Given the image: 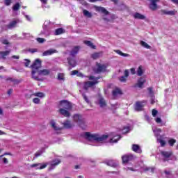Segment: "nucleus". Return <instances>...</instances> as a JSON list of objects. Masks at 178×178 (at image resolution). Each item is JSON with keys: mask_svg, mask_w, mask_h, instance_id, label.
Here are the masks:
<instances>
[{"mask_svg": "<svg viewBox=\"0 0 178 178\" xmlns=\"http://www.w3.org/2000/svg\"><path fill=\"white\" fill-rule=\"evenodd\" d=\"M58 53V51L55 49H50L42 53V56H49V55H54V54Z\"/></svg>", "mask_w": 178, "mask_h": 178, "instance_id": "obj_12", "label": "nucleus"}, {"mask_svg": "<svg viewBox=\"0 0 178 178\" xmlns=\"http://www.w3.org/2000/svg\"><path fill=\"white\" fill-rule=\"evenodd\" d=\"M79 51H80V47L79 46L74 47L70 52V56H72V58H67L68 63L70 65L72 66V67H74L76 65H77V63L74 59V56H76V55L79 54Z\"/></svg>", "mask_w": 178, "mask_h": 178, "instance_id": "obj_4", "label": "nucleus"}, {"mask_svg": "<svg viewBox=\"0 0 178 178\" xmlns=\"http://www.w3.org/2000/svg\"><path fill=\"white\" fill-rule=\"evenodd\" d=\"M125 170H131V172H135L136 170H134V168H131V167H126L124 168Z\"/></svg>", "mask_w": 178, "mask_h": 178, "instance_id": "obj_57", "label": "nucleus"}, {"mask_svg": "<svg viewBox=\"0 0 178 178\" xmlns=\"http://www.w3.org/2000/svg\"><path fill=\"white\" fill-rule=\"evenodd\" d=\"M83 43L86 44V45H87L88 47H90V48H92V49H95V45H94L92 42H91V41L85 40L83 41Z\"/></svg>", "mask_w": 178, "mask_h": 178, "instance_id": "obj_30", "label": "nucleus"}, {"mask_svg": "<svg viewBox=\"0 0 178 178\" xmlns=\"http://www.w3.org/2000/svg\"><path fill=\"white\" fill-rule=\"evenodd\" d=\"M130 71L131 74H136V68H131Z\"/></svg>", "mask_w": 178, "mask_h": 178, "instance_id": "obj_64", "label": "nucleus"}, {"mask_svg": "<svg viewBox=\"0 0 178 178\" xmlns=\"http://www.w3.org/2000/svg\"><path fill=\"white\" fill-rule=\"evenodd\" d=\"M134 19H139L140 20H144L145 19V15L136 13L134 14Z\"/></svg>", "mask_w": 178, "mask_h": 178, "instance_id": "obj_27", "label": "nucleus"}, {"mask_svg": "<svg viewBox=\"0 0 178 178\" xmlns=\"http://www.w3.org/2000/svg\"><path fill=\"white\" fill-rule=\"evenodd\" d=\"M156 123H162V119L161 118H157L155 119Z\"/></svg>", "mask_w": 178, "mask_h": 178, "instance_id": "obj_60", "label": "nucleus"}, {"mask_svg": "<svg viewBox=\"0 0 178 178\" xmlns=\"http://www.w3.org/2000/svg\"><path fill=\"white\" fill-rule=\"evenodd\" d=\"M136 73L138 76H143V74L144 73V71L143 70V66L140 65L138 67Z\"/></svg>", "mask_w": 178, "mask_h": 178, "instance_id": "obj_38", "label": "nucleus"}, {"mask_svg": "<svg viewBox=\"0 0 178 178\" xmlns=\"http://www.w3.org/2000/svg\"><path fill=\"white\" fill-rule=\"evenodd\" d=\"M19 9H20V4L19 3H15L13 6V10L14 12H16L17 10H19Z\"/></svg>", "mask_w": 178, "mask_h": 178, "instance_id": "obj_39", "label": "nucleus"}, {"mask_svg": "<svg viewBox=\"0 0 178 178\" xmlns=\"http://www.w3.org/2000/svg\"><path fill=\"white\" fill-rule=\"evenodd\" d=\"M4 3L6 6H9L12 3V0H4Z\"/></svg>", "mask_w": 178, "mask_h": 178, "instance_id": "obj_48", "label": "nucleus"}, {"mask_svg": "<svg viewBox=\"0 0 178 178\" xmlns=\"http://www.w3.org/2000/svg\"><path fill=\"white\" fill-rule=\"evenodd\" d=\"M63 127H65V129H72V127H73V125L69 120L64 122L63 123Z\"/></svg>", "mask_w": 178, "mask_h": 178, "instance_id": "obj_28", "label": "nucleus"}, {"mask_svg": "<svg viewBox=\"0 0 178 178\" xmlns=\"http://www.w3.org/2000/svg\"><path fill=\"white\" fill-rule=\"evenodd\" d=\"M98 104L100 108H105V106H106V102L105 101V99L101 96L99 97Z\"/></svg>", "mask_w": 178, "mask_h": 178, "instance_id": "obj_18", "label": "nucleus"}, {"mask_svg": "<svg viewBox=\"0 0 178 178\" xmlns=\"http://www.w3.org/2000/svg\"><path fill=\"white\" fill-rule=\"evenodd\" d=\"M147 104V102L146 101H142V102H137L136 103L135 105V111H136L137 112H140L141 111H143V108H144V106Z\"/></svg>", "mask_w": 178, "mask_h": 178, "instance_id": "obj_8", "label": "nucleus"}, {"mask_svg": "<svg viewBox=\"0 0 178 178\" xmlns=\"http://www.w3.org/2000/svg\"><path fill=\"white\" fill-rule=\"evenodd\" d=\"M83 15L86 16V17H88V18L92 17V14L87 10H83Z\"/></svg>", "mask_w": 178, "mask_h": 178, "instance_id": "obj_34", "label": "nucleus"}, {"mask_svg": "<svg viewBox=\"0 0 178 178\" xmlns=\"http://www.w3.org/2000/svg\"><path fill=\"white\" fill-rule=\"evenodd\" d=\"M150 4H149V9L152 10H156L158 9V6L156 5V2H158V0H149Z\"/></svg>", "mask_w": 178, "mask_h": 178, "instance_id": "obj_15", "label": "nucleus"}, {"mask_svg": "<svg viewBox=\"0 0 178 178\" xmlns=\"http://www.w3.org/2000/svg\"><path fill=\"white\" fill-rule=\"evenodd\" d=\"M50 123L51 124V127L56 131H60V130H62V128L56 127V122H55V121L51 120Z\"/></svg>", "mask_w": 178, "mask_h": 178, "instance_id": "obj_26", "label": "nucleus"}, {"mask_svg": "<svg viewBox=\"0 0 178 178\" xmlns=\"http://www.w3.org/2000/svg\"><path fill=\"white\" fill-rule=\"evenodd\" d=\"M124 74L125 77L128 78L129 77V70H126L124 72Z\"/></svg>", "mask_w": 178, "mask_h": 178, "instance_id": "obj_61", "label": "nucleus"}, {"mask_svg": "<svg viewBox=\"0 0 178 178\" xmlns=\"http://www.w3.org/2000/svg\"><path fill=\"white\" fill-rule=\"evenodd\" d=\"M10 54V50L0 51V59H6V56Z\"/></svg>", "mask_w": 178, "mask_h": 178, "instance_id": "obj_24", "label": "nucleus"}, {"mask_svg": "<svg viewBox=\"0 0 178 178\" xmlns=\"http://www.w3.org/2000/svg\"><path fill=\"white\" fill-rule=\"evenodd\" d=\"M81 5H83V6H87L88 3L86 1V0H78Z\"/></svg>", "mask_w": 178, "mask_h": 178, "instance_id": "obj_50", "label": "nucleus"}, {"mask_svg": "<svg viewBox=\"0 0 178 178\" xmlns=\"http://www.w3.org/2000/svg\"><path fill=\"white\" fill-rule=\"evenodd\" d=\"M78 73H79V71H77V70H74V71H72V72H71V75H72V76H76H76H77Z\"/></svg>", "mask_w": 178, "mask_h": 178, "instance_id": "obj_58", "label": "nucleus"}, {"mask_svg": "<svg viewBox=\"0 0 178 178\" xmlns=\"http://www.w3.org/2000/svg\"><path fill=\"white\" fill-rule=\"evenodd\" d=\"M147 90L149 91V94L150 97H153L154 91L152 90V88H148Z\"/></svg>", "mask_w": 178, "mask_h": 178, "instance_id": "obj_47", "label": "nucleus"}, {"mask_svg": "<svg viewBox=\"0 0 178 178\" xmlns=\"http://www.w3.org/2000/svg\"><path fill=\"white\" fill-rule=\"evenodd\" d=\"M145 83V79L140 78L138 80L137 83L135 85V87H138V88H143V86H144Z\"/></svg>", "mask_w": 178, "mask_h": 178, "instance_id": "obj_20", "label": "nucleus"}, {"mask_svg": "<svg viewBox=\"0 0 178 178\" xmlns=\"http://www.w3.org/2000/svg\"><path fill=\"white\" fill-rule=\"evenodd\" d=\"M145 118L149 123L151 122V118H149V116L146 115H145Z\"/></svg>", "mask_w": 178, "mask_h": 178, "instance_id": "obj_63", "label": "nucleus"}, {"mask_svg": "<svg viewBox=\"0 0 178 178\" xmlns=\"http://www.w3.org/2000/svg\"><path fill=\"white\" fill-rule=\"evenodd\" d=\"M18 23H20V21L13 20L7 25V28L10 30H12V29H15V27H16V24H17Z\"/></svg>", "mask_w": 178, "mask_h": 178, "instance_id": "obj_17", "label": "nucleus"}, {"mask_svg": "<svg viewBox=\"0 0 178 178\" xmlns=\"http://www.w3.org/2000/svg\"><path fill=\"white\" fill-rule=\"evenodd\" d=\"M114 52H115L116 54H118V55H120V56H124V58H127L128 56H130L129 54H124L120 50H114Z\"/></svg>", "mask_w": 178, "mask_h": 178, "instance_id": "obj_31", "label": "nucleus"}, {"mask_svg": "<svg viewBox=\"0 0 178 178\" xmlns=\"http://www.w3.org/2000/svg\"><path fill=\"white\" fill-rule=\"evenodd\" d=\"M24 61V65L26 66V67H29V65H30V60L25 59Z\"/></svg>", "mask_w": 178, "mask_h": 178, "instance_id": "obj_52", "label": "nucleus"}, {"mask_svg": "<svg viewBox=\"0 0 178 178\" xmlns=\"http://www.w3.org/2000/svg\"><path fill=\"white\" fill-rule=\"evenodd\" d=\"M161 155L163 158V161H169L170 156L172 155V152H161Z\"/></svg>", "mask_w": 178, "mask_h": 178, "instance_id": "obj_19", "label": "nucleus"}, {"mask_svg": "<svg viewBox=\"0 0 178 178\" xmlns=\"http://www.w3.org/2000/svg\"><path fill=\"white\" fill-rule=\"evenodd\" d=\"M58 80L60 81H65V74L64 73H58Z\"/></svg>", "mask_w": 178, "mask_h": 178, "instance_id": "obj_37", "label": "nucleus"}, {"mask_svg": "<svg viewBox=\"0 0 178 178\" xmlns=\"http://www.w3.org/2000/svg\"><path fill=\"white\" fill-rule=\"evenodd\" d=\"M152 115L154 118H156V115H158V111L156 109H153L152 111Z\"/></svg>", "mask_w": 178, "mask_h": 178, "instance_id": "obj_46", "label": "nucleus"}, {"mask_svg": "<svg viewBox=\"0 0 178 178\" xmlns=\"http://www.w3.org/2000/svg\"><path fill=\"white\" fill-rule=\"evenodd\" d=\"M89 80H93L92 81H86L83 83V90L87 91L90 87H93L95 84H98V80L99 77H95L94 76H89Z\"/></svg>", "mask_w": 178, "mask_h": 178, "instance_id": "obj_6", "label": "nucleus"}, {"mask_svg": "<svg viewBox=\"0 0 178 178\" xmlns=\"http://www.w3.org/2000/svg\"><path fill=\"white\" fill-rule=\"evenodd\" d=\"M33 70H38L41 67V60L36 59L31 66Z\"/></svg>", "mask_w": 178, "mask_h": 178, "instance_id": "obj_9", "label": "nucleus"}, {"mask_svg": "<svg viewBox=\"0 0 178 178\" xmlns=\"http://www.w3.org/2000/svg\"><path fill=\"white\" fill-rule=\"evenodd\" d=\"M44 152H45V149L42 148L40 150H39L38 152H37L35 154V158H38V156H40V155H42V154H44Z\"/></svg>", "mask_w": 178, "mask_h": 178, "instance_id": "obj_35", "label": "nucleus"}, {"mask_svg": "<svg viewBox=\"0 0 178 178\" xmlns=\"http://www.w3.org/2000/svg\"><path fill=\"white\" fill-rule=\"evenodd\" d=\"M82 137L88 141H92V143H105L108 138V135H99L97 134H91L90 132H85L82 134Z\"/></svg>", "mask_w": 178, "mask_h": 178, "instance_id": "obj_1", "label": "nucleus"}, {"mask_svg": "<svg viewBox=\"0 0 178 178\" xmlns=\"http://www.w3.org/2000/svg\"><path fill=\"white\" fill-rule=\"evenodd\" d=\"M29 52H31V54H34L35 52H37V49H30L29 50Z\"/></svg>", "mask_w": 178, "mask_h": 178, "instance_id": "obj_62", "label": "nucleus"}, {"mask_svg": "<svg viewBox=\"0 0 178 178\" xmlns=\"http://www.w3.org/2000/svg\"><path fill=\"white\" fill-rule=\"evenodd\" d=\"M49 24V21H45L43 24V31L41 32V34H46V35H48L49 29H48V25Z\"/></svg>", "mask_w": 178, "mask_h": 178, "instance_id": "obj_11", "label": "nucleus"}, {"mask_svg": "<svg viewBox=\"0 0 178 178\" xmlns=\"http://www.w3.org/2000/svg\"><path fill=\"white\" fill-rule=\"evenodd\" d=\"M132 151H134V152H136V154H141V152H143L140 145L136 144L132 145Z\"/></svg>", "mask_w": 178, "mask_h": 178, "instance_id": "obj_22", "label": "nucleus"}, {"mask_svg": "<svg viewBox=\"0 0 178 178\" xmlns=\"http://www.w3.org/2000/svg\"><path fill=\"white\" fill-rule=\"evenodd\" d=\"M118 95H122V90H120L119 88H116L113 90V96L118 97Z\"/></svg>", "mask_w": 178, "mask_h": 178, "instance_id": "obj_29", "label": "nucleus"}, {"mask_svg": "<svg viewBox=\"0 0 178 178\" xmlns=\"http://www.w3.org/2000/svg\"><path fill=\"white\" fill-rule=\"evenodd\" d=\"M22 35H23L25 38H29L31 36L30 33H22Z\"/></svg>", "mask_w": 178, "mask_h": 178, "instance_id": "obj_56", "label": "nucleus"}, {"mask_svg": "<svg viewBox=\"0 0 178 178\" xmlns=\"http://www.w3.org/2000/svg\"><path fill=\"white\" fill-rule=\"evenodd\" d=\"M51 73V70L48 69H43L41 70H32V78L37 81H41L42 79L40 76H48Z\"/></svg>", "mask_w": 178, "mask_h": 178, "instance_id": "obj_3", "label": "nucleus"}, {"mask_svg": "<svg viewBox=\"0 0 178 178\" xmlns=\"http://www.w3.org/2000/svg\"><path fill=\"white\" fill-rule=\"evenodd\" d=\"M2 44H4V45H10V43L8 42V40H1Z\"/></svg>", "mask_w": 178, "mask_h": 178, "instance_id": "obj_54", "label": "nucleus"}, {"mask_svg": "<svg viewBox=\"0 0 178 178\" xmlns=\"http://www.w3.org/2000/svg\"><path fill=\"white\" fill-rule=\"evenodd\" d=\"M165 173L167 177H168V178H170V176H172L170 171L165 170Z\"/></svg>", "mask_w": 178, "mask_h": 178, "instance_id": "obj_55", "label": "nucleus"}, {"mask_svg": "<svg viewBox=\"0 0 178 178\" xmlns=\"http://www.w3.org/2000/svg\"><path fill=\"white\" fill-rule=\"evenodd\" d=\"M150 97H151L150 102L152 105H154V104L156 102L155 96H150Z\"/></svg>", "mask_w": 178, "mask_h": 178, "instance_id": "obj_51", "label": "nucleus"}, {"mask_svg": "<svg viewBox=\"0 0 178 178\" xmlns=\"http://www.w3.org/2000/svg\"><path fill=\"white\" fill-rule=\"evenodd\" d=\"M95 8L97 12H101V13H104V15H105V16L103 17V20H104V22L106 23H112V22H113V19H112L111 15H109V12H108L105 8L99 6H95Z\"/></svg>", "mask_w": 178, "mask_h": 178, "instance_id": "obj_5", "label": "nucleus"}, {"mask_svg": "<svg viewBox=\"0 0 178 178\" xmlns=\"http://www.w3.org/2000/svg\"><path fill=\"white\" fill-rule=\"evenodd\" d=\"M121 138L120 136L117 135V136H114L112 138L110 139V143H118V140Z\"/></svg>", "mask_w": 178, "mask_h": 178, "instance_id": "obj_33", "label": "nucleus"}, {"mask_svg": "<svg viewBox=\"0 0 178 178\" xmlns=\"http://www.w3.org/2000/svg\"><path fill=\"white\" fill-rule=\"evenodd\" d=\"M161 13L163 15H168L169 16H175L176 15L177 11L176 10H161Z\"/></svg>", "mask_w": 178, "mask_h": 178, "instance_id": "obj_21", "label": "nucleus"}, {"mask_svg": "<svg viewBox=\"0 0 178 178\" xmlns=\"http://www.w3.org/2000/svg\"><path fill=\"white\" fill-rule=\"evenodd\" d=\"M122 163H127V162H130V161H133L134 159V156L133 154H126L122 156Z\"/></svg>", "mask_w": 178, "mask_h": 178, "instance_id": "obj_10", "label": "nucleus"}, {"mask_svg": "<svg viewBox=\"0 0 178 178\" xmlns=\"http://www.w3.org/2000/svg\"><path fill=\"white\" fill-rule=\"evenodd\" d=\"M59 106L60 108L59 110L60 115L65 118H69L70 116L69 111L72 109V103L66 100H62L60 102Z\"/></svg>", "mask_w": 178, "mask_h": 178, "instance_id": "obj_2", "label": "nucleus"}, {"mask_svg": "<svg viewBox=\"0 0 178 178\" xmlns=\"http://www.w3.org/2000/svg\"><path fill=\"white\" fill-rule=\"evenodd\" d=\"M140 44L142 45V47H144L147 49H149V48H151V46H149L148 44L144 41H140Z\"/></svg>", "mask_w": 178, "mask_h": 178, "instance_id": "obj_42", "label": "nucleus"}, {"mask_svg": "<svg viewBox=\"0 0 178 178\" xmlns=\"http://www.w3.org/2000/svg\"><path fill=\"white\" fill-rule=\"evenodd\" d=\"M129 131H130V127H124L122 129V134H126L127 133H129Z\"/></svg>", "mask_w": 178, "mask_h": 178, "instance_id": "obj_40", "label": "nucleus"}, {"mask_svg": "<svg viewBox=\"0 0 178 178\" xmlns=\"http://www.w3.org/2000/svg\"><path fill=\"white\" fill-rule=\"evenodd\" d=\"M60 163V159L53 160L51 163V168L54 169V168H55V166H58V165H59Z\"/></svg>", "mask_w": 178, "mask_h": 178, "instance_id": "obj_25", "label": "nucleus"}, {"mask_svg": "<svg viewBox=\"0 0 178 178\" xmlns=\"http://www.w3.org/2000/svg\"><path fill=\"white\" fill-rule=\"evenodd\" d=\"M40 2L42 3V8H44V6L47 5V2H48V0H40Z\"/></svg>", "mask_w": 178, "mask_h": 178, "instance_id": "obj_59", "label": "nucleus"}, {"mask_svg": "<svg viewBox=\"0 0 178 178\" xmlns=\"http://www.w3.org/2000/svg\"><path fill=\"white\" fill-rule=\"evenodd\" d=\"M36 40L38 41V42H39L40 44H42L43 42H45V39L42 38H37Z\"/></svg>", "mask_w": 178, "mask_h": 178, "instance_id": "obj_45", "label": "nucleus"}, {"mask_svg": "<svg viewBox=\"0 0 178 178\" xmlns=\"http://www.w3.org/2000/svg\"><path fill=\"white\" fill-rule=\"evenodd\" d=\"M74 122H76L78 124L81 126V123H83V117L80 115L75 114L74 115Z\"/></svg>", "mask_w": 178, "mask_h": 178, "instance_id": "obj_14", "label": "nucleus"}, {"mask_svg": "<svg viewBox=\"0 0 178 178\" xmlns=\"http://www.w3.org/2000/svg\"><path fill=\"white\" fill-rule=\"evenodd\" d=\"M63 33H65V30L62 28H59L56 29L54 35H59L60 34H63Z\"/></svg>", "mask_w": 178, "mask_h": 178, "instance_id": "obj_32", "label": "nucleus"}, {"mask_svg": "<svg viewBox=\"0 0 178 178\" xmlns=\"http://www.w3.org/2000/svg\"><path fill=\"white\" fill-rule=\"evenodd\" d=\"M168 144H169V145H170V147H173V145H175V144H176V140H175V139H170L168 140Z\"/></svg>", "mask_w": 178, "mask_h": 178, "instance_id": "obj_43", "label": "nucleus"}, {"mask_svg": "<svg viewBox=\"0 0 178 178\" xmlns=\"http://www.w3.org/2000/svg\"><path fill=\"white\" fill-rule=\"evenodd\" d=\"M106 67L104 65L97 64V69L95 70V73H101L105 72Z\"/></svg>", "mask_w": 178, "mask_h": 178, "instance_id": "obj_16", "label": "nucleus"}, {"mask_svg": "<svg viewBox=\"0 0 178 178\" xmlns=\"http://www.w3.org/2000/svg\"><path fill=\"white\" fill-rule=\"evenodd\" d=\"M119 80H120V81H121V83H126V81L127 80V77L122 76L119 78Z\"/></svg>", "mask_w": 178, "mask_h": 178, "instance_id": "obj_44", "label": "nucleus"}, {"mask_svg": "<svg viewBox=\"0 0 178 178\" xmlns=\"http://www.w3.org/2000/svg\"><path fill=\"white\" fill-rule=\"evenodd\" d=\"M152 131L154 133L155 137L157 138V142L161 144V147H164L166 143H165V140H163V138L162 137V136H160L161 133L162 132V129L153 127Z\"/></svg>", "mask_w": 178, "mask_h": 178, "instance_id": "obj_7", "label": "nucleus"}, {"mask_svg": "<svg viewBox=\"0 0 178 178\" xmlns=\"http://www.w3.org/2000/svg\"><path fill=\"white\" fill-rule=\"evenodd\" d=\"M82 95H83V99L86 101V102L87 104H90V100L88 99V97H87V96L86 95H84V93H83Z\"/></svg>", "mask_w": 178, "mask_h": 178, "instance_id": "obj_49", "label": "nucleus"}, {"mask_svg": "<svg viewBox=\"0 0 178 178\" xmlns=\"http://www.w3.org/2000/svg\"><path fill=\"white\" fill-rule=\"evenodd\" d=\"M102 56V53H94L91 55V58H92V59H98V58H99Z\"/></svg>", "mask_w": 178, "mask_h": 178, "instance_id": "obj_36", "label": "nucleus"}, {"mask_svg": "<svg viewBox=\"0 0 178 178\" xmlns=\"http://www.w3.org/2000/svg\"><path fill=\"white\" fill-rule=\"evenodd\" d=\"M31 168H35L37 169H45L47 168L46 163H35L30 165Z\"/></svg>", "mask_w": 178, "mask_h": 178, "instance_id": "obj_13", "label": "nucleus"}, {"mask_svg": "<svg viewBox=\"0 0 178 178\" xmlns=\"http://www.w3.org/2000/svg\"><path fill=\"white\" fill-rule=\"evenodd\" d=\"M33 95L35 97H39V98H44V97H45V95L43 92H41L34 93Z\"/></svg>", "mask_w": 178, "mask_h": 178, "instance_id": "obj_41", "label": "nucleus"}, {"mask_svg": "<svg viewBox=\"0 0 178 178\" xmlns=\"http://www.w3.org/2000/svg\"><path fill=\"white\" fill-rule=\"evenodd\" d=\"M106 165L107 166H111L113 168H116L118 166V162L113 160H108L106 161Z\"/></svg>", "mask_w": 178, "mask_h": 178, "instance_id": "obj_23", "label": "nucleus"}, {"mask_svg": "<svg viewBox=\"0 0 178 178\" xmlns=\"http://www.w3.org/2000/svg\"><path fill=\"white\" fill-rule=\"evenodd\" d=\"M40 99L39 98H37V97H35V98H34L33 99V102L34 103V104H40Z\"/></svg>", "mask_w": 178, "mask_h": 178, "instance_id": "obj_53", "label": "nucleus"}]
</instances>
